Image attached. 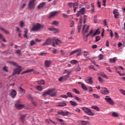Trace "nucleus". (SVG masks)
I'll return each instance as SVG.
<instances>
[{
    "label": "nucleus",
    "instance_id": "1",
    "mask_svg": "<svg viewBox=\"0 0 125 125\" xmlns=\"http://www.w3.org/2000/svg\"><path fill=\"white\" fill-rule=\"evenodd\" d=\"M43 28V26L40 23H37L34 25L32 28H31V31L32 32H38Z\"/></svg>",
    "mask_w": 125,
    "mask_h": 125
},
{
    "label": "nucleus",
    "instance_id": "2",
    "mask_svg": "<svg viewBox=\"0 0 125 125\" xmlns=\"http://www.w3.org/2000/svg\"><path fill=\"white\" fill-rule=\"evenodd\" d=\"M17 67V68H15L13 72V76H14L16 74L20 75V73L22 70V67L21 66L18 65V66Z\"/></svg>",
    "mask_w": 125,
    "mask_h": 125
},
{
    "label": "nucleus",
    "instance_id": "3",
    "mask_svg": "<svg viewBox=\"0 0 125 125\" xmlns=\"http://www.w3.org/2000/svg\"><path fill=\"white\" fill-rule=\"evenodd\" d=\"M82 110L89 116H94L95 115V114L93 113L89 108L86 107H83Z\"/></svg>",
    "mask_w": 125,
    "mask_h": 125
},
{
    "label": "nucleus",
    "instance_id": "4",
    "mask_svg": "<svg viewBox=\"0 0 125 125\" xmlns=\"http://www.w3.org/2000/svg\"><path fill=\"white\" fill-rule=\"evenodd\" d=\"M105 100V101L106 102H107L108 103H109L111 105H114L115 104L114 102H113V101L111 99V98H110L109 96H106L104 99Z\"/></svg>",
    "mask_w": 125,
    "mask_h": 125
},
{
    "label": "nucleus",
    "instance_id": "5",
    "mask_svg": "<svg viewBox=\"0 0 125 125\" xmlns=\"http://www.w3.org/2000/svg\"><path fill=\"white\" fill-rule=\"evenodd\" d=\"M35 0H30L29 3V8L34 9L35 8Z\"/></svg>",
    "mask_w": 125,
    "mask_h": 125
},
{
    "label": "nucleus",
    "instance_id": "6",
    "mask_svg": "<svg viewBox=\"0 0 125 125\" xmlns=\"http://www.w3.org/2000/svg\"><path fill=\"white\" fill-rule=\"evenodd\" d=\"M57 113L59 115H61L63 116H66L68 115V114L70 113V112L68 111H58Z\"/></svg>",
    "mask_w": 125,
    "mask_h": 125
},
{
    "label": "nucleus",
    "instance_id": "7",
    "mask_svg": "<svg viewBox=\"0 0 125 125\" xmlns=\"http://www.w3.org/2000/svg\"><path fill=\"white\" fill-rule=\"evenodd\" d=\"M101 93L103 95H108L109 92L108 90L107 89V88H102V89L101 90Z\"/></svg>",
    "mask_w": 125,
    "mask_h": 125
},
{
    "label": "nucleus",
    "instance_id": "8",
    "mask_svg": "<svg viewBox=\"0 0 125 125\" xmlns=\"http://www.w3.org/2000/svg\"><path fill=\"white\" fill-rule=\"evenodd\" d=\"M51 64L52 62L51 61L45 60L44 62V65L46 68H49L50 67Z\"/></svg>",
    "mask_w": 125,
    "mask_h": 125
},
{
    "label": "nucleus",
    "instance_id": "9",
    "mask_svg": "<svg viewBox=\"0 0 125 125\" xmlns=\"http://www.w3.org/2000/svg\"><path fill=\"white\" fill-rule=\"evenodd\" d=\"M83 20V17L81 16L80 18V21H79V23H78V26H77V28L78 29V32H80V30L81 29V26H82V21Z\"/></svg>",
    "mask_w": 125,
    "mask_h": 125
},
{
    "label": "nucleus",
    "instance_id": "10",
    "mask_svg": "<svg viewBox=\"0 0 125 125\" xmlns=\"http://www.w3.org/2000/svg\"><path fill=\"white\" fill-rule=\"evenodd\" d=\"M53 89H49L47 92H44L42 94V96L46 97L47 95H50L51 93H52L53 91Z\"/></svg>",
    "mask_w": 125,
    "mask_h": 125
},
{
    "label": "nucleus",
    "instance_id": "11",
    "mask_svg": "<svg viewBox=\"0 0 125 125\" xmlns=\"http://www.w3.org/2000/svg\"><path fill=\"white\" fill-rule=\"evenodd\" d=\"M89 29V26L87 25H84L83 28V33L85 34L87 33Z\"/></svg>",
    "mask_w": 125,
    "mask_h": 125
},
{
    "label": "nucleus",
    "instance_id": "12",
    "mask_svg": "<svg viewBox=\"0 0 125 125\" xmlns=\"http://www.w3.org/2000/svg\"><path fill=\"white\" fill-rule=\"evenodd\" d=\"M60 42V41L58 39H52V43L53 46H55V45H57L58 42Z\"/></svg>",
    "mask_w": 125,
    "mask_h": 125
},
{
    "label": "nucleus",
    "instance_id": "13",
    "mask_svg": "<svg viewBox=\"0 0 125 125\" xmlns=\"http://www.w3.org/2000/svg\"><path fill=\"white\" fill-rule=\"evenodd\" d=\"M52 39H47L45 41V42L43 43V45H49L52 43Z\"/></svg>",
    "mask_w": 125,
    "mask_h": 125
},
{
    "label": "nucleus",
    "instance_id": "14",
    "mask_svg": "<svg viewBox=\"0 0 125 125\" xmlns=\"http://www.w3.org/2000/svg\"><path fill=\"white\" fill-rule=\"evenodd\" d=\"M85 82L88 84H92L93 83L92 78L91 77H88L87 79H85Z\"/></svg>",
    "mask_w": 125,
    "mask_h": 125
},
{
    "label": "nucleus",
    "instance_id": "15",
    "mask_svg": "<svg viewBox=\"0 0 125 125\" xmlns=\"http://www.w3.org/2000/svg\"><path fill=\"white\" fill-rule=\"evenodd\" d=\"M84 13H85V8H83L78 12V13H77V17H79V16H81V15H83Z\"/></svg>",
    "mask_w": 125,
    "mask_h": 125
},
{
    "label": "nucleus",
    "instance_id": "16",
    "mask_svg": "<svg viewBox=\"0 0 125 125\" xmlns=\"http://www.w3.org/2000/svg\"><path fill=\"white\" fill-rule=\"evenodd\" d=\"M59 11H53L51 12L49 15V18H52L56 16L57 14L59 13Z\"/></svg>",
    "mask_w": 125,
    "mask_h": 125
},
{
    "label": "nucleus",
    "instance_id": "17",
    "mask_svg": "<svg viewBox=\"0 0 125 125\" xmlns=\"http://www.w3.org/2000/svg\"><path fill=\"white\" fill-rule=\"evenodd\" d=\"M81 51H82L81 49H79V50H76L75 51H73L71 53H70V55L71 56V55H73L74 54L78 52V54H77V56H79L81 54Z\"/></svg>",
    "mask_w": 125,
    "mask_h": 125
},
{
    "label": "nucleus",
    "instance_id": "18",
    "mask_svg": "<svg viewBox=\"0 0 125 125\" xmlns=\"http://www.w3.org/2000/svg\"><path fill=\"white\" fill-rule=\"evenodd\" d=\"M26 116V114L21 115L20 120L22 122V124H24L25 123Z\"/></svg>",
    "mask_w": 125,
    "mask_h": 125
},
{
    "label": "nucleus",
    "instance_id": "19",
    "mask_svg": "<svg viewBox=\"0 0 125 125\" xmlns=\"http://www.w3.org/2000/svg\"><path fill=\"white\" fill-rule=\"evenodd\" d=\"M113 14H114L115 18L118 19L119 18L120 14H119L118 10H117V9L114 10L113 11Z\"/></svg>",
    "mask_w": 125,
    "mask_h": 125
},
{
    "label": "nucleus",
    "instance_id": "20",
    "mask_svg": "<svg viewBox=\"0 0 125 125\" xmlns=\"http://www.w3.org/2000/svg\"><path fill=\"white\" fill-rule=\"evenodd\" d=\"M48 30L49 31L54 32V33H59L60 32V31L59 30V29L55 28H49Z\"/></svg>",
    "mask_w": 125,
    "mask_h": 125
},
{
    "label": "nucleus",
    "instance_id": "21",
    "mask_svg": "<svg viewBox=\"0 0 125 125\" xmlns=\"http://www.w3.org/2000/svg\"><path fill=\"white\" fill-rule=\"evenodd\" d=\"M37 83L40 85H44L45 84V81L44 80H38L37 81Z\"/></svg>",
    "mask_w": 125,
    "mask_h": 125
},
{
    "label": "nucleus",
    "instance_id": "22",
    "mask_svg": "<svg viewBox=\"0 0 125 125\" xmlns=\"http://www.w3.org/2000/svg\"><path fill=\"white\" fill-rule=\"evenodd\" d=\"M11 96L13 98H14L17 95V92L15 90H13L11 93Z\"/></svg>",
    "mask_w": 125,
    "mask_h": 125
},
{
    "label": "nucleus",
    "instance_id": "23",
    "mask_svg": "<svg viewBox=\"0 0 125 125\" xmlns=\"http://www.w3.org/2000/svg\"><path fill=\"white\" fill-rule=\"evenodd\" d=\"M99 34H100V29L98 28L96 30L95 32L93 34L92 37H94L97 35H99Z\"/></svg>",
    "mask_w": 125,
    "mask_h": 125
},
{
    "label": "nucleus",
    "instance_id": "24",
    "mask_svg": "<svg viewBox=\"0 0 125 125\" xmlns=\"http://www.w3.org/2000/svg\"><path fill=\"white\" fill-rule=\"evenodd\" d=\"M46 2H42V3H40L38 6V8L40 9H41L42 8H43L44 7V6L46 4Z\"/></svg>",
    "mask_w": 125,
    "mask_h": 125
},
{
    "label": "nucleus",
    "instance_id": "25",
    "mask_svg": "<svg viewBox=\"0 0 125 125\" xmlns=\"http://www.w3.org/2000/svg\"><path fill=\"white\" fill-rule=\"evenodd\" d=\"M57 121H59L62 125H66V124L64 123V121L61 119H59L57 118Z\"/></svg>",
    "mask_w": 125,
    "mask_h": 125
},
{
    "label": "nucleus",
    "instance_id": "26",
    "mask_svg": "<svg viewBox=\"0 0 125 125\" xmlns=\"http://www.w3.org/2000/svg\"><path fill=\"white\" fill-rule=\"evenodd\" d=\"M19 89H20V92L22 94V95H24L25 93V90L24 89H22L21 87H19Z\"/></svg>",
    "mask_w": 125,
    "mask_h": 125
},
{
    "label": "nucleus",
    "instance_id": "27",
    "mask_svg": "<svg viewBox=\"0 0 125 125\" xmlns=\"http://www.w3.org/2000/svg\"><path fill=\"white\" fill-rule=\"evenodd\" d=\"M0 30L2 31L5 32L6 34H9L10 33L8 31L5 30L4 28L0 26Z\"/></svg>",
    "mask_w": 125,
    "mask_h": 125
},
{
    "label": "nucleus",
    "instance_id": "28",
    "mask_svg": "<svg viewBox=\"0 0 125 125\" xmlns=\"http://www.w3.org/2000/svg\"><path fill=\"white\" fill-rule=\"evenodd\" d=\"M73 8H74V12H76V9L77 8V6L79 5V3L77 2L73 3Z\"/></svg>",
    "mask_w": 125,
    "mask_h": 125
},
{
    "label": "nucleus",
    "instance_id": "29",
    "mask_svg": "<svg viewBox=\"0 0 125 125\" xmlns=\"http://www.w3.org/2000/svg\"><path fill=\"white\" fill-rule=\"evenodd\" d=\"M16 107L17 109H21V108H23V107H24V105L21 104H16Z\"/></svg>",
    "mask_w": 125,
    "mask_h": 125
},
{
    "label": "nucleus",
    "instance_id": "30",
    "mask_svg": "<svg viewBox=\"0 0 125 125\" xmlns=\"http://www.w3.org/2000/svg\"><path fill=\"white\" fill-rule=\"evenodd\" d=\"M67 74L66 76L69 77L70 74H71V71H69V70H64L63 72V74Z\"/></svg>",
    "mask_w": 125,
    "mask_h": 125
},
{
    "label": "nucleus",
    "instance_id": "31",
    "mask_svg": "<svg viewBox=\"0 0 125 125\" xmlns=\"http://www.w3.org/2000/svg\"><path fill=\"white\" fill-rule=\"evenodd\" d=\"M100 76L106 79H108L109 77L108 76H107L104 73H102L100 74Z\"/></svg>",
    "mask_w": 125,
    "mask_h": 125
},
{
    "label": "nucleus",
    "instance_id": "32",
    "mask_svg": "<svg viewBox=\"0 0 125 125\" xmlns=\"http://www.w3.org/2000/svg\"><path fill=\"white\" fill-rule=\"evenodd\" d=\"M9 62L10 63V64H12V65H13V66H15V67H18L19 66L18 63L15 62L10 61V62Z\"/></svg>",
    "mask_w": 125,
    "mask_h": 125
},
{
    "label": "nucleus",
    "instance_id": "33",
    "mask_svg": "<svg viewBox=\"0 0 125 125\" xmlns=\"http://www.w3.org/2000/svg\"><path fill=\"white\" fill-rule=\"evenodd\" d=\"M91 108L92 109H94V110H96L97 111H100V108L98 107V106L95 105V106H91Z\"/></svg>",
    "mask_w": 125,
    "mask_h": 125
},
{
    "label": "nucleus",
    "instance_id": "34",
    "mask_svg": "<svg viewBox=\"0 0 125 125\" xmlns=\"http://www.w3.org/2000/svg\"><path fill=\"white\" fill-rule=\"evenodd\" d=\"M28 30L27 29H26L25 30V31H24V34L23 35L24 37L26 39H27L28 38V36H27V33H28Z\"/></svg>",
    "mask_w": 125,
    "mask_h": 125
},
{
    "label": "nucleus",
    "instance_id": "35",
    "mask_svg": "<svg viewBox=\"0 0 125 125\" xmlns=\"http://www.w3.org/2000/svg\"><path fill=\"white\" fill-rule=\"evenodd\" d=\"M65 105H66V104L64 102L60 103L58 105H57L58 107H64Z\"/></svg>",
    "mask_w": 125,
    "mask_h": 125
},
{
    "label": "nucleus",
    "instance_id": "36",
    "mask_svg": "<svg viewBox=\"0 0 125 125\" xmlns=\"http://www.w3.org/2000/svg\"><path fill=\"white\" fill-rule=\"evenodd\" d=\"M70 104L72 105V106H77L78 105V104L77 103L74 102V101H70Z\"/></svg>",
    "mask_w": 125,
    "mask_h": 125
},
{
    "label": "nucleus",
    "instance_id": "37",
    "mask_svg": "<svg viewBox=\"0 0 125 125\" xmlns=\"http://www.w3.org/2000/svg\"><path fill=\"white\" fill-rule=\"evenodd\" d=\"M52 24L53 25L58 26V25L59 24V21H53Z\"/></svg>",
    "mask_w": 125,
    "mask_h": 125
},
{
    "label": "nucleus",
    "instance_id": "38",
    "mask_svg": "<svg viewBox=\"0 0 125 125\" xmlns=\"http://www.w3.org/2000/svg\"><path fill=\"white\" fill-rule=\"evenodd\" d=\"M81 85H82V88H83V90H84L85 91L88 90V89H87L86 86H85V85H84V84L82 83Z\"/></svg>",
    "mask_w": 125,
    "mask_h": 125
},
{
    "label": "nucleus",
    "instance_id": "39",
    "mask_svg": "<svg viewBox=\"0 0 125 125\" xmlns=\"http://www.w3.org/2000/svg\"><path fill=\"white\" fill-rule=\"evenodd\" d=\"M25 26V24H24V22L23 21H21L20 22V26L21 27V28H23L24 26Z\"/></svg>",
    "mask_w": 125,
    "mask_h": 125
},
{
    "label": "nucleus",
    "instance_id": "40",
    "mask_svg": "<svg viewBox=\"0 0 125 125\" xmlns=\"http://www.w3.org/2000/svg\"><path fill=\"white\" fill-rule=\"evenodd\" d=\"M89 124L90 123L88 121H82V125H87Z\"/></svg>",
    "mask_w": 125,
    "mask_h": 125
},
{
    "label": "nucleus",
    "instance_id": "41",
    "mask_svg": "<svg viewBox=\"0 0 125 125\" xmlns=\"http://www.w3.org/2000/svg\"><path fill=\"white\" fill-rule=\"evenodd\" d=\"M67 5H68V7L69 8H71L72 7V6L74 7V4L73 3H72V2H68L67 3Z\"/></svg>",
    "mask_w": 125,
    "mask_h": 125
},
{
    "label": "nucleus",
    "instance_id": "42",
    "mask_svg": "<svg viewBox=\"0 0 125 125\" xmlns=\"http://www.w3.org/2000/svg\"><path fill=\"white\" fill-rule=\"evenodd\" d=\"M74 99L76 100L77 101H79V102H81L82 101V100L81 99V98L77 97V96H73V97Z\"/></svg>",
    "mask_w": 125,
    "mask_h": 125
},
{
    "label": "nucleus",
    "instance_id": "43",
    "mask_svg": "<svg viewBox=\"0 0 125 125\" xmlns=\"http://www.w3.org/2000/svg\"><path fill=\"white\" fill-rule=\"evenodd\" d=\"M72 91L76 94H80V92L76 89H73Z\"/></svg>",
    "mask_w": 125,
    "mask_h": 125
},
{
    "label": "nucleus",
    "instance_id": "44",
    "mask_svg": "<svg viewBox=\"0 0 125 125\" xmlns=\"http://www.w3.org/2000/svg\"><path fill=\"white\" fill-rule=\"evenodd\" d=\"M32 71H33V70H32V69L25 71L22 73V75L31 72Z\"/></svg>",
    "mask_w": 125,
    "mask_h": 125
},
{
    "label": "nucleus",
    "instance_id": "45",
    "mask_svg": "<svg viewBox=\"0 0 125 125\" xmlns=\"http://www.w3.org/2000/svg\"><path fill=\"white\" fill-rule=\"evenodd\" d=\"M36 88L39 91H42L43 90V88L42 86H40V85L37 86Z\"/></svg>",
    "mask_w": 125,
    "mask_h": 125
},
{
    "label": "nucleus",
    "instance_id": "46",
    "mask_svg": "<svg viewBox=\"0 0 125 125\" xmlns=\"http://www.w3.org/2000/svg\"><path fill=\"white\" fill-rule=\"evenodd\" d=\"M93 96L94 98H95L96 99H100V96L97 95V94H93Z\"/></svg>",
    "mask_w": 125,
    "mask_h": 125
},
{
    "label": "nucleus",
    "instance_id": "47",
    "mask_svg": "<svg viewBox=\"0 0 125 125\" xmlns=\"http://www.w3.org/2000/svg\"><path fill=\"white\" fill-rule=\"evenodd\" d=\"M74 24H75L74 22L73 21H72L70 24V28L74 27Z\"/></svg>",
    "mask_w": 125,
    "mask_h": 125
},
{
    "label": "nucleus",
    "instance_id": "48",
    "mask_svg": "<svg viewBox=\"0 0 125 125\" xmlns=\"http://www.w3.org/2000/svg\"><path fill=\"white\" fill-rule=\"evenodd\" d=\"M3 70L6 72H9V70H8V67H7V66H4L3 67Z\"/></svg>",
    "mask_w": 125,
    "mask_h": 125
},
{
    "label": "nucleus",
    "instance_id": "49",
    "mask_svg": "<svg viewBox=\"0 0 125 125\" xmlns=\"http://www.w3.org/2000/svg\"><path fill=\"white\" fill-rule=\"evenodd\" d=\"M86 18H87V16L86 15L83 16V24H85Z\"/></svg>",
    "mask_w": 125,
    "mask_h": 125
},
{
    "label": "nucleus",
    "instance_id": "50",
    "mask_svg": "<svg viewBox=\"0 0 125 125\" xmlns=\"http://www.w3.org/2000/svg\"><path fill=\"white\" fill-rule=\"evenodd\" d=\"M67 96L68 97H70V98H72L73 97V95L72 94V93L71 92H67Z\"/></svg>",
    "mask_w": 125,
    "mask_h": 125
},
{
    "label": "nucleus",
    "instance_id": "51",
    "mask_svg": "<svg viewBox=\"0 0 125 125\" xmlns=\"http://www.w3.org/2000/svg\"><path fill=\"white\" fill-rule=\"evenodd\" d=\"M70 62L71 64H77L78 63V61L76 60H72L70 61Z\"/></svg>",
    "mask_w": 125,
    "mask_h": 125
},
{
    "label": "nucleus",
    "instance_id": "52",
    "mask_svg": "<svg viewBox=\"0 0 125 125\" xmlns=\"http://www.w3.org/2000/svg\"><path fill=\"white\" fill-rule=\"evenodd\" d=\"M62 77H63V81H66L68 79V78L69 77V76L68 75H65Z\"/></svg>",
    "mask_w": 125,
    "mask_h": 125
},
{
    "label": "nucleus",
    "instance_id": "53",
    "mask_svg": "<svg viewBox=\"0 0 125 125\" xmlns=\"http://www.w3.org/2000/svg\"><path fill=\"white\" fill-rule=\"evenodd\" d=\"M100 39H101L100 36H98L96 37L95 42H98L99 41H100Z\"/></svg>",
    "mask_w": 125,
    "mask_h": 125
},
{
    "label": "nucleus",
    "instance_id": "54",
    "mask_svg": "<svg viewBox=\"0 0 125 125\" xmlns=\"http://www.w3.org/2000/svg\"><path fill=\"white\" fill-rule=\"evenodd\" d=\"M98 79L99 81L101 83H103L104 80H103V79L101 77H99L98 78Z\"/></svg>",
    "mask_w": 125,
    "mask_h": 125
},
{
    "label": "nucleus",
    "instance_id": "55",
    "mask_svg": "<svg viewBox=\"0 0 125 125\" xmlns=\"http://www.w3.org/2000/svg\"><path fill=\"white\" fill-rule=\"evenodd\" d=\"M52 120L51 119H46L45 122L46 124H50L51 123Z\"/></svg>",
    "mask_w": 125,
    "mask_h": 125
},
{
    "label": "nucleus",
    "instance_id": "56",
    "mask_svg": "<svg viewBox=\"0 0 125 125\" xmlns=\"http://www.w3.org/2000/svg\"><path fill=\"white\" fill-rule=\"evenodd\" d=\"M116 60V58H114L113 59H110V62H111V63H113V62H115V61Z\"/></svg>",
    "mask_w": 125,
    "mask_h": 125
},
{
    "label": "nucleus",
    "instance_id": "57",
    "mask_svg": "<svg viewBox=\"0 0 125 125\" xmlns=\"http://www.w3.org/2000/svg\"><path fill=\"white\" fill-rule=\"evenodd\" d=\"M112 115L113 117H118L119 116L117 112H113L112 113Z\"/></svg>",
    "mask_w": 125,
    "mask_h": 125
},
{
    "label": "nucleus",
    "instance_id": "58",
    "mask_svg": "<svg viewBox=\"0 0 125 125\" xmlns=\"http://www.w3.org/2000/svg\"><path fill=\"white\" fill-rule=\"evenodd\" d=\"M36 44V42L34 40H32L30 42V45L31 46H33L34 45H35Z\"/></svg>",
    "mask_w": 125,
    "mask_h": 125
},
{
    "label": "nucleus",
    "instance_id": "59",
    "mask_svg": "<svg viewBox=\"0 0 125 125\" xmlns=\"http://www.w3.org/2000/svg\"><path fill=\"white\" fill-rule=\"evenodd\" d=\"M26 5L25 3H23L21 5L20 8L21 9H23V8H24L26 6Z\"/></svg>",
    "mask_w": 125,
    "mask_h": 125
},
{
    "label": "nucleus",
    "instance_id": "60",
    "mask_svg": "<svg viewBox=\"0 0 125 125\" xmlns=\"http://www.w3.org/2000/svg\"><path fill=\"white\" fill-rule=\"evenodd\" d=\"M53 93V92H52V93H51L50 94H49V95H50V96H51V97H55V96H56V93Z\"/></svg>",
    "mask_w": 125,
    "mask_h": 125
},
{
    "label": "nucleus",
    "instance_id": "61",
    "mask_svg": "<svg viewBox=\"0 0 125 125\" xmlns=\"http://www.w3.org/2000/svg\"><path fill=\"white\" fill-rule=\"evenodd\" d=\"M104 58V56L102 54H100L99 56V59L100 60H102Z\"/></svg>",
    "mask_w": 125,
    "mask_h": 125
},
{
    "label": "nucleus",
    "instance_id": "62",
    "mask_svg": "<svg viewBox=\"0 0 125 125\" xmlns=\"http://www.w3.org/2000/svg\"><path fill=\"white\" fill-rule=\"evenodd\" d=\"M119 91H120V92H121L122 94L125 95V90H124L123 89H120V90H119Z\"/></svg>",
    "mask_w": 125,
    "mask_h": 125
},
{
    "label": "nucleus",
    "instance_id": "63",
    "mask_svg": "<svg viewBox=\"0 0 125 125\" xmlns=\"http://www.w3.org/2000/svg\"><path fill=\"white\" fill-rule=\"evenodd\" d=\"M94 23H97V16H95L94 19Z\"/></svg>",
    "mask_w": 125,
    "mask_h": 125
},
{
    "label": "nucleus",
    "instance_id": "64",
    "mask_svg": "<svg viewBox=\"0 0 125 125\" xmlns=\"http://www.w3.org/2000/svg\"><path fill=\"white\" fill-rule=\"evenodd\" d=\"M61 97L63 98H65L67 99L68 98V97L67 96H66L65 95H61Z\"/></svg>",
    "mask_w": 125,
    "mask_h": 125
}]
</instances>
